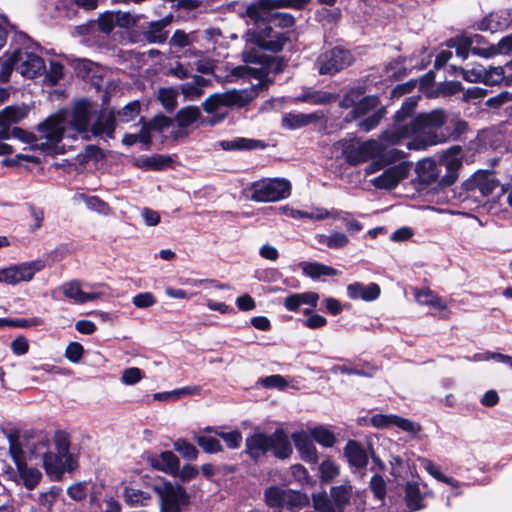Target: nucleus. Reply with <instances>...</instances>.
Here are the masks:
<instances>
[{
    "instance_id": "obj_1",
    "label": "nucleus",
    "mask_w": 512,
    "mask_h": 512,
    "mask_svg": "<svg viewBox=\"0 0 512 512\" xmlns=\"http://www.w3.org/2000/svg\"><path fill=\"white\" fill-rule=\"evenodd\" d=\"M445 122V114L439 109L419 114L410 123L395 119V123L382 132L378 141L383 147L382 156L388 162L404 158L405 153L398 149H391L385 152L387 147L398 145L403 139H409L407 143L409 150H425L430 146L443 142L445 136L437 134V130Z\"/></svg>"
},
{
    "instance_id": "obj_2",
    "label": "nucleus",
    "mask_w": 512,
    "mask_h": 512,
    "mask_svg": "<svg viewBox=\"0 0 512 512\" xmlns=\"http://www.w3.org/2000/svg\"><path fill=\"white\" fill-rule=\"evenodd\" d=\"M67 133L68 137L75 138V133L69 134L65 128V113L58 112L48 117L38 126V134H30L19 127L12 129V137L31 144L32 149H39L47 153H57L58 144Z\"/></svg>"
},
{
    "instance_id": "obj_3",
    "label": "nucleus",
    "mask_w": 512,
    "mask_h": 512,
    "mask_svg": "<svg viewBox=\"0 0 512 512\" xmlns=\"http://www.w3.org/2000/svg\"><path fill=\"white\" fill-rule=\"evenodd\" d=\"M257 90L258 86L253 85L247 89H233L210 95L202 104L204 111L212 115L205 120L206 123L214 126L222 122L227 115V107H241L250 103L256 97Z\"/></svg>"
},
{
    "instance_id": "obj_4",
    "label": "nucleus",
    "mask_w": 512,
    "mask_h": 512,
    "mask_svg": "<svg viewBox=\"0 0 512 512\" xmlns=\"http://www.w3.org/2000/svg\"><path fill=\"white\" fill-rule=\"evenodd\" d=\"M0 81L7 82L13 70L21 76L32 79L45 71L44 60L36 53L26 48H19L6 53L0 59Z\"/></svg>"
},
{
    "instance_id": "obj_5",
    "label": "nucleus",
    "mask_w": 512,
    "mask_h": 512,
    "mask_svg": "<svg viewBox=\"0 0 512 512\" xmlns=\"http://www.w3.org/2000/svg\"><path fill=\"white\" fill-rule=\"evenodd\" d=\"M159 500V512H184L190 503L186 489L167 480L152 485Z\"/></svg>"
},
{
    "instance_id": "obj_6",
    "label": "nucleus",
    "mask_w": 512,
    "mask_h": 512,
    "mask_svg": "<svg viewBox=\"0 0 512 512\" xmlns=\"http://www.w3.org/2000/svg\"><path fill=\"white\" fill-rule=\"evenodd\" d=\"M140 113V103L132 101L115 114L113 111H104L92 125V133L95 136L113 138L116 121L128 123L135 120Z\"/></svg>"
},
{
    "instance_id": "obj_7",
    "label": "nucleus",
    "mask_w": 512,
    "mask_h": 512,
    "mask_svg": "<svg viewBox=\"0 0 512 512\" xmlns=\"http://www.w3.org/2000/svg\"><path fill=\"white\" fill-rule=\"evenodd\" d=\"M250 191L251 199L256 202H275L290 196L291 185L283 178L262 179L254 182Z\"/></svg>"
},
{
    "instance_id": "obj_8",
    "label": "nucleus",
    "mask_w": 512,
    "mask_h": 512,
    "mask_svg": "<svg viewBox=\"0 0 512 512\" xmlns=\"http://www.w3.org/2000/svg\"><path fill=\"white\" fill-rule=\"evenodd\" d=\"M342 149L343 155L349 164L356 165L376 156H382L383 147L377 140L356 142L343 140L337 143Z\"/></svg>"
},
{
    "instance_id": "obj_9",
    "label": "nucleus",
    "mask_w": 512,
    "mask_h": 512,
    "mask_svg": "<svg viewBox=\"0 0 512 512\" xmlns=\"http://www.w3.org/2000/svg\"><path fill=\"white\" fill-rule=\"evenodd\" d=\"M353 62V57L348 50L335 47L319 55L316 67L321 75H333Z\"/></svg>"
},
{
    "instance_id": "obj_10",
    "label": "nucleus",
    "mask_w": 512,
    "mask_h": 512,
    "mask_svg": "<svg viewBox=\"0 0 512 512\" xmlns=\"http://www.w3.org/2000/svg\"><path fill=\"white\" fill-rule=\"evenodd\" d=\"M45 267L42 260H34L0 269V283L17 285L20 282L31 281L35 274Z\"/></svg>"
},
{
    "instance_id": "obj_11",
    "label": "nucleus",
    "mask_w": 512,
    "mask_h": 512,
    "mask_svg": "<svg viewBox=\"0 0 512 512\" xmlns=\"http://www.w3.org/2000/svg\"><path fill=\"white\" fill-rule=\"evenodd\" d=\"M410 168L411 164L409 162H401L373 178L371 183L378 189H393L400 181L407 178Z\"/></svg>"
},
{
    "instance_id": "obj_12",
    "label": "nucleus",
    "mask_w": 512,
    "mask_h": 512,
    "mask_svg": "<svg viewBox=\"0 0 512 512\" xmlns=\"http://www.w3.org/2000/svg\"><path fill=\"white\" fill-rule=\"evenodd\" d=\"M370 423L373 427L380 429L396 426L402 431L407 432L411 435H417L422 430V427L419 423L413 422L409 419L394 414L373 415L370 419Z\"/></svg>"
},
{
    "instance_id": "obj_13",
    "label": "nucleus",
    "mask_w": 512,
    "mask_h": 512,
    "mask_svg": "<svg viewBox=\"0 0 512 512\" xmlns=\"http://www.w3.org/2000/svg\"><path fill=\"white\" fill-rule=\"evenodd\" d=\"M91 117V104L87 100L77 102L72 110L70 125L71 130L75 133L82 135L83 138H88L89 122Z\"/></svg>"
},
{
    "instance_id": "obj_14",
    "label": "nucleus",
    "mask_w": 512,
    "mask_h": 512,
    "mask_svg": "<svg viewBox=\"0 0 512 512\" xmlns=\"http://www.w3.org/2000/svg\"><path fill=\"white\" fill-rule=\"evenodd\" d=\"M296 449L299 451L301 458L310 463H315L318 460L317 450L313 444V438L310 431H296L291 435Z\"/></svg>"
},
{
    "instance_id": "obj_15",
    "label": "nucleus",
    "mask_w": 512,
    "mask_h": 512,
    "mask_svg": "<svg viewBox=\"0 0 512 512\" xmlns=\"http://www.w3.org/2000/svg\"><path fill=\"white\" fill-rule=\"evenodd\" d=\"M39 445L42 448L43 465L49 475L60 476L66 469H72L73 465L57 455L47 453L48 442L41 439Z\"/></svg>"
},
{
    "instance_id": "obj_16",
    "label": "nucleus",
    "mask_w": 512,
    "mask_h": 512,
    "mask_svg": "<svg viewBox=\"0 0 512 512\" xmlns=\"http://www.w3.org/2000/svg\"><path fill=\"white\" fill-rule=\"evenodd\" d=\"M324 118L322 112L312 113H286L282 117V126L289 130H295L316 123Z\"/></svg>"
},
{
    "instance_id": "obj_17",
    "label": "nucleus",
    "mask_w": 512,
    "mask_h": 512,
    "mask_svg": "<svg viewBox=\"0 0 512 512\" xmlns=\"http://www.w3.org/2000/svg\"><path fill=\"white\" fill-rule=\"evenodd\" d=\"M381 289L378 284L370 283L365 285L361 282H354L347 286V295L352 300L374 301L379 298Z\"/></svg>"
},
{
    "instance_id": "obj_18",
    "label": "nucleus",
    "mask_w": 512,
    "mask_h": 512,
    "mask_svg": "<svg viewBox=\"0 0 512 512\" xmlns=\"http://www.w3.org/2000/svg\"><path fill=\"white\" fill-rule=\"evenodd\" d=\"M60 289L65 297L72 300L76 304H84L101 297V293L99 292H84L82 290L81 283L77 280L62 284Z\"/></svg>"
},
{
    "instance_id": "obj_19",
    "label": "nucleus",
    "mask_w": 512,
    "mask_h": 512,
    "mask_svg": "<svg viewBox=\"0 0 512 512\" xmlns=\"http://www.w3.org/2000/svg\"><path fill=\"white\" fill-rule=\"evenodd\" d=\"M344 455L350 466L362 469L368 464V453L357 441L349 440L344 447Z\"/></svg>"
},
{
    "instance_id": "obj_20",
    "label": "nucleus",
    "mask_w": 512,
    "mask_h": 512,
    "mask_svg": "<svg viewBox=\"0 0 512 512\" xmlns=\"http://www.w3.org/2000/svg\"><path fill=\"white\" fill-rule=\"evenodd\" d=\"M270 450L275 457L280 459H286L292 454V445L284 429L277 428L270 435Z\"/></svg>"
},
{
    "instance_id": "obj_21",
    "label": "nucleus",
    "mask_w": 512,
    "mask_h": 512,
    "mask_svg": "<svg viewBox=\"0 0 512 512\" xmlns=\"http://www.w3.org/2000/svg\"><path fill=\"white\" fill-rule=\"evenodd\" d=\"M246 452L254 459L270 451V435L255 432L245 440Z\"/></svg>"
},
{
    "instance_id": "obj_22",
    "label": "nucleus",
    "mask_w": 512,
    "mask_h": 512,
    "mask_svg": "<svg viewBox=\"0 0 512 512\" xmlns=\"http://www.w3.org/2000/svg\"><path fill=\"white\" fill-rule=\"evenodd\" d=\"M511 23L510 16L507 12L498 11L492 12L484 17L478 24V28L482 31H489L491 33L503 31L508 28Z\"/></svg>"
},
{
    "instance_id": "obj_23",
    "label": "nucleus",
    "mask_w": 512,
    "mask_h": 512,
    "mask_svg": "<svg viewBox=\"0 0 512 512\" xmlns=\"http://www.w3.org/2000/svg\"><path fill=\"white\" fill-rule=\"evenodd\" d=\"M150 465L162 472L176 475L179 466L178 457L171 451H164L149 457Z\"/></svg>"
},
{
    "instance_id": "obj_24",
    "label": "nucleus",
    "mask_w": 512,
    "mask_h": 512,
    "mask_svg": "<svg viewBox=\"0 0 512 512\" xmlns=\"http://www.w3.org/2000/svg\"><path fill=\"white\" fill-rule=\"evenodd\" d=\"M16 469L17 476L15 481L22 483L28 490L34 489L42 478V473L38 469L29 466L26 462L18 463Z\"/></svg>"
},
{
    "instance_id": "obj_25",
    "label": "nucleus",
    "mask_w": 512,
    "mask_h": 512,
    "mask_svg": "<svg viewBox=\"0 0 512 512\" xmlns=\"http://www.w3.org/2000/svg\"><path fill=\"white\" fill-rule=\"evenodd\" d=\"M208 85V80L202 76L195 75L192 80L180 85V91L186 101L198 100L204 93V87Z\"/></svg>"
},
{
    "instance_id": "obj_26",
    "label": "nucleus",
    "mask_w": 512,
    "mask_h": 512,
    "mask_svg": "<svg viewBox=\"0 0 512 512\" xmlns=\"http://www.w3.org/2000/svg\"><path fill=\"white\" fill-rule=\"evenodd\" d=\"M352 485L349 481H345L341 485L333 486L330 489V497L336 512H344L345 507L350 503L352 495Z\"/></svg>"
},
{
    "instance_id": "obj_27",
    "label": "nucleus",
    "mask_w": 512,
    "mask_h": 512,
    "mask_svg": "<svg viewBox=\"0 0 512 512\" xmlns=\"http://www.w3.org/2000/svg\"><path fill=\"white\" fill-rule=\"evenodd\" d=\"M169 23V19L150 22L147 29L143 33L144 39L149 43H164L168 37V32L165 28L169 25Z\"/></svg>"
},
{
    "instance_id": "obj_28",
    "label": "nucleus",
    "mask_w": 512,
    "mask_h": 512,
    "mask_svg": "<svg viewBox=\"0 0 512 512\" xmlns=\"http://www.w3.org/2000/svg\"><path fill=\"white\" fill-rule=\"evenodd\" d=\"M300 267L305 276L319 279L322 276H336L339 271L331 266L319 262H301Z\"/></svg>"
},
{
    "instance_id": "obj_29",
    "label": "nucleus",
    "mask_w": 512,
    "mask_h": 512,
    "mask_svg": "<svg viewBox=\"0 0 512 512\" xmlns=\"http://www.w3.org/2000/svg\"><path fill=\"white\" fill-rule=\"evenodd\" d=\"M217 437L213 433L205 432L204 428L194 436V440L205 453L216 454L223 451V446Z\"/></svg>"
},
{
    "instance_id": "obj_30",
    "label": "nucleus",
    "mask_w": 512,
    "mask_h": 512,
    "mask_svg": "<svg viewBox=\"0 0 512 512\" xmlns=\"http://www.w3.org/2000/svg\"><path fill=\"white\" fill-rule=\"evenodd\" d=\"M424 493L420 490L418 482H407L405 487V501L411 511H417L424 507Z\"/></svg>"
},
{
    "instance_id": "obj_31",
    "label": "nucleus",
    "mask_w": 512,
    "mask_h": 512,
    "mask_svg": "<svg viewBox=\"0 0 512 512\" xmlns=\"http://www.w3.org/2000/svg\"><path fill=\"white\" fill-rule=\"evenodd\" d=\"M461 148L459 146H454L447 150L443 156L440 158V165L444 166L449 173V177L454 179L455 173L461 167L462 162L460 158Z\"/></svg>"
},
{
    "instance_id": "obj_32",
    "label": "nucleus",
    "mask_w": 512,
    "mask_h": 512,
    "mask_svg": "<svg viewBox=\"0 0 512 512\" xmlns=\"http://www.w3.org/2000/svg\"><path fill=\"white\" fill-rule=\"evenodd\" d=\"M335 99L336 96L331 93L320 90L306 89L301 95L295 98V101L305 102L311 105H323Z\"/></svg>"
},
{
    "instance_id": "obj_33",
    "label": "nucleus",
    "mask_w": 512,
    "mask_h": 512,
    "mask_svg": "<svg viewBox=\"0 0 512 512\" xmlns=\"http://www.w3.org/2000/svg\"><path fill=\"white\" fill-rule=\"evenodd\" d=\"M221 147L224 150H254L263 149L265 144L261 140H254L249 138H235L233 140L221 141Z\"/></svg>"
},
{
    "instance_id": "obj_34",
    "label": "nucleus",
    "mask_w": 512,
    "mask_h": 512,
    "mask_svg": "<svg viewBox=\"0 0 512 512\" xmlns=\"http://www.w3.org/2000/svg\"><path fill=\"white\" fill-rule=\"evenodd\" d=\"M308 504L309 498L306 494L291 489H286L283 508H287L288 510L295 512L304 508Z\"/></svg>"
},
{
    "instance_id": "obj_35",
    "label": "nucleus",
    "mask_w": 512,
    "mask_h": 512,
    "mask_svg": "<svg viewBox=\"0 0 512 512\" xmlns=\"http://www.w3.org/2000/svg\"><path fill=\"white\" fill-rule=\"evenodd\" d=\"M151 494L135 487H126L124 500L130 506H147L151 502Z\"/></svg>"
},
{
    "instance_id": "obj_36",
    "label": "nucleus",
    "mask_w": 512,
    "mask_h": 512,
    "mask_svg": "<svg viewBox=\"0 0 512 512\" xmlns=\"http://www.w3.org/2000/svg\"><path fill=\"white\" fill-rule=\"evenodd\" d=\"M316 240L319 244H323L331 249L344 248L348 243V237L341 232L334 231L330 234H318Z\"/></svg>"
},
{
    "instance_id": "obj_37",
    "label": "nucleus",
    "mask_w": 512,
    "mask_h": 512,
    "mask_svg": "<svg viewBox=\"0 0 512 512\" xmlns=\"http://www.w3.org/2000/svg\"><path fill=\"white\" fill-rule=\"evenodd\" d=\"M205 432L213 433L214 435L223 439L227 447L230 449H238L242 443V434L239 430H232L229 432L221 431L219 428L206 427Z\"/></svg>"
},
{
    "instance_id": "obj_38",
    "label": "nucleus",
    "mask_w": 512,
    "mask_h": 512,
    "mask_svg": "<svg viewBox=\"0 0 512 512\" xmlns=\"http://www.w3.org/2000/svg\"><path fill=\"white\" fill-rule=\"evenodd\" d=\"M511 50H512V34L504 37L497 44V46L492 45L487 48H474L473 54L487 58V57H490V56L498 54V53H508Z\"/></svg>"
},
{
    "instance_id": "obj_39",
    "label": "nucleus",
    "mask_w": 512,
    "mask_h": 512,
    "mask_svg": "<svg viewBox=\"0 0 512 512\" xmlns=\"http://www.w3.org/2000/svg\"><path fill=\"white\" fill-rule=\"evenodd\" d=\"M201 118V111L196 106H186L178 111L176 121L178 126L186 128Z\"/></svg>"
},
{
    "instance_id": "obj_40",
    "label": "nucleus",
    "mask_w": 512,
    "mask_h": 512,
    "mask_svg": "<svg viewBox=\"0 0 512 512\" xmlns=\"http://www.w3.org/2000/svg\"><path fill=\"white\" fill-rule=\"evenodd\" d=\"M27 115L26 107L9 106L0 112V123L2 125H9L17 123L25 118Z\"/></svg>"
},
{
    "instance_id": "obj_41",
    "label": "nucleus",
    "mask_w": 512,
    "mask_h": 512,
    "mask_svg": "<svg viewBox=\"0 0 512 512\" xmlns=\"http://www.w3.org/2000/svg\"><path fill=\"white\" fill-rule=\"evenodd\" d=\"M479 38L478 35H475L474 37H460L450 40V47H454L456 50L457 56H459L462 59H466L469 55V51L471 50L473 52V49L475 47H472L473 43L477 41Z\"/></svg>"
},
{
    "instance_id": "obj_42",
    "label": "nucleus",
    "mask_w": 512,
    "mask_h": 512,
    "mask_svg": "<svg viewBox=\"0 0 512 512\" xmlns=\"http://www.w3.org/2000/svg\"><path fill=\"white\" fill-rule=\"evenodd\" d=\"M270 11H272L270 4L266 3V0H256L247 5L245 15L253 21H259L263 20Z\"/></svg>"
},
{
    "instance_id": "obj_43",
    "label": "nucleus",
    "mask_w": 512,
    "mask_h": 512,
    "mask_svg": "<svg viewBox=\"0 0 512 512\" xmlns=\"http://www.w3.org/2000/svg\"><path fill=\"white\" fill-rule=\"evenodd\" d=\"M286 489L270 486L265 490V502L269 507L283 508Z\"/></svg>"
},
{
    "instance_id": "obj_44",
    "label": "nucleus",
    "mask_w": 512,
    "mask_h": 512,
    "mask_svg": "<svg viewBox=\"0 0 512 512\" xmlns=\"http://www.w3.org/2000/svg\"><path fill=\"white\" fill-rule=\"evenodd\" d=\"M313 440L324 447H332L336 438L334 434L325 427L319 426L309 430Z\"/></svg>"
},
{
    "instance_id": "obj_45",
    "label": "nucleus",
    "mask_w": 512,
    "mask_h": 512,
    "mask_svg": "<svg viewBox=\"0 0 512 512\" xmlns=\"http://www.w3.org/2000/svg\"><path fill=\"white\" fill-rule=\"evenodd\" d=\"M177 95L178 90L173 87L161 88L158 91V99L163 107L168 111H172L176 108Z\"/></svg>"
},
{
    "instance_id": "obj_46",
    "label": "nucleus",
    "mask_w": 512,
    "mask_h": 512,
    "mask_svg": "<svg viewBox=\"0 0 512 512\" xmlns=\"http://www.w3.org/2000/svg\"><path fill=\"white\" fill-rule=\"evenodd\" d=\"M421 466L435 479L438 481H441L443 483H446L448 485H451L453 487L457 486V483L454 479L447 477L441 473L439 468L429 459L422 458L420 459Z\"/></svg>"
},
{
    "instance_id": "obj_47",
    "label": "nucleus",
    "mask_w": 512,
    "mask_h": 512,
    "mask_svg": "<svg viewBox=\"0 0 512 512\" xmlns=\"http://www.w3.org/2000/svg\"><path fill=\"white\" fill-rule=\"evenodd\" d=\"M175 451L182 455L187 460H196L198 457V450L194 445L183 439H178L173 443Z\"/></svg>"
},
{
    "instance_id": "obj_48",
    "label": "nucleus",
    "mask_w": 512,
    "mask_h": 512,
    "mask_svg": "<svg viewBox=\"0 0 512 512\" xmlns=\"http://www.w3.org/2000/svg\"><path fill=\"white\" fill-rule=\"evenodd\" d=\"M313 506L320 512H336L332 498L325 492L313 494Z\"/></svg>"
},
{
    "instance_id": "obj_49",
    "label": "nucleus",
    "mask_w": 512,
    "mask_h": 512,
    "mask_svg": "<svg viewBox=\"0 0 512 512\" xmlns=\"http://www.w3.org/2000/svg\"><path fill=\"white\" fill-rule=\"evenodd\" d=\"M286 41L287 37L284 34L274 33L273 30L269 28V35L267 36V39H263L262 46L277 52L282 49Z\"/></svg>"
},
{
    "instance_id": "obj_50",
    "label": "nucleus",
    "mask_w": 512,
    "mask_h": 512,
    "mask_svg": "<svg viewBox=\"0 0 512 512\" xmlns=\"http://www.w3.org/2000/svg\"><path fill=\"white\" fill-rule=\"evenodd\" d=\"M85 205L88 209L96 211L103 215H108L111 211L109 205L97 196L82 195Z\"/></svg>"
},
{
    "instance_id": "obj_51",
    "label": "nucleus",
    "mask_w": 512,
    "mask_h": 512,
    "mask_svg": "<svg viewBox=\"0 0 512 512\" xmlns=\"http://www.w3.org/2000/svg\"><path fill=\"white\" fill-rule=\"evenodd\" d=\"M378 103H379L378 98L375 97V96L364 97L353 108V112L355 114V117L357 118V117L364 116L370 110L376 108Z\"/></svg>"
},
{
    "instance_id": "obj_52",
    "label": "nucleus",
    "mask_w": 512,
    "mask_h": 512,
    "mask_svg": "<svg viewBox=\"0 0 512 512\" xmlns=\"http://www.w3.org/2000/svg\"><path fill=\"white\" fill-rule=\"evenodd\" d=\"M321 479L324 482H330L340 473L339 466L332 460H325L320 465Z\"/></svg>"
},
{
    "instance_id": "obj_53",
    "label": "nucleus",
    "mask_w": 512,
    "mask_h": 512,
    "mask_svg": "<svg viewBox=\"0 0 512 512\" xmlns=\"http://www.w3.org/2000/svg\"><path fill=\"white\" fill-rule=\"evenodd\" d=\"M310 0H266L270 4L271 10L278 8H292L300 10L304 8Z\"/></svg>"
},
{
    "instance_id": "obj_54",
    "label": "nucleus",
    "mask_w": 512,
    "mask_h": 512,
    "mask_svg": "<svg viewBox=\"0 0 512 512\" xmlns=\"http://www.w3.org/2000/svg\"><path fill=\"white\" fill-rule=\"evenodd\" d=\"M157 300L153 293L142 292L132 297V303L135 307L146 309L154 306Z\"/></svg>"
},
{
    "instance_id": "obj_55",
    "label": "nucleus",
    "mask_w": 512,
    "mask_h": 512,
    "mask_svg": "<svg viewBox=\"0 0 512 512\" xmlns=\"http://www.w3.org/2000/svg\"><path fill=\"white\" fill-rule=\"evenodd\" d=\"M341 212L337 209L327 210L326 208H315L311 212H306V218L311 220H324L327 218H339Z\"/></svg>"
},
{
    "instance_id": "obj_56",
    "label": "nucleus",
    "mask_w": 512,
    "mask_h": 512,
    "mask_svg": "<svg viewBox=\"0 0 512 512\" xmlns=\"http://www.w3.org/2000/svg\"><path fill=\"white\" fill-rule=\"evenodd\" d=\"M497 185L498 182L492 175H484L477 180V187L484 196L490 195Z\"/></svg>"
},
{
    "instance_id": "obj_57",
    "label": "nucleus",
    "mask_w": 512,
    "mask_h": 512,
    "mask_svg": "<svg viewBox=\"0 0 512 512\" xmlns=\"http://www.w3.org/2000/svg\"><path fill=\"white\" fill-rule=\"evenodd\" d=\"M504 80V70L502 67H492L489 70L484 69L483 81L488 85H497Z\"/></svg>"
},
{
    "instance_id": "obj_58",
    "label": "nucleus",
    "mask_w": 512,
    "mask_h": 512,
    "mask_svg": "<svg viewBox=\"0 0 512 512\" xmlns=\"http://www.w3.org/2000/svg\"><path fill=\"white\" fill-rule=\"evenodd\" d=\"M55 442L58 456L64 459L65 461L73 464L72 457L69 454V442L67 437L64 434H59L56 436Z\"/></svg>"
},
{
    "instance_id": "obj_59",
    "label": "nucleus",
    "mask_w": 512,
    "mask_h": 512,
    "mask_svg": "<svg viewBox=\"0 0 512 512\" xmlns=\"http://www.w3.org/2000/svg\"><path fill=\"white\" fill-rule=\"evenodd\" d=\"M232 75L243 78H256L261 81L264 73L261 69H255L248 66H238L232 70Z\"/></svg>"
},
{
    "instance_id": "obj_60",
    "label": "nucleus",
    "mask_w": 512,
    "mask_h": 512,
    "mask_svg": "<svg viewBox=\"0 0 512 512\" xmlns=\"http://www.w3.org/2000/svg\"><path fill=\"white\" fill-rule=\"evenodd\" d=\"M60 489L52 488L50 491L42 493L39 496L40 505L46 509V511H51L55 502L59 497Z\"/></svg>"
},
{
    "instance_id": "obj_61",
    "label": "nucleus",
    "mask_w": 512,
    "mask_h": 512,
    "mask_svg": "<svg viewBox=\"0 0 512 512\" xmlns=\"http://www.w3.org/2000/svg\"><path fill=\"white\" fill-rule=\"evenodd\" d=\"M143 378V372L137 367H130L124 370L121 382L125 385H135Z\"/></svg>"
},
{
    "instance_id": "obj_62",
    "label": "nucleus",
    "mask_w": 512,
    "mask_h": 512,
    "mask_svg": "<svg viewBox=\"0 0 512 512\" xmlns=\"http://www.w3.org/2000/svg\"><path fill=\"white\" fill-rule=\"evenodd\" d=\"M84 353L83 346L78 342H70L65 350V357L72 363H78Z\"/></svg>"
},
{
    "instance_id": "obj_63",
    "label": "nucleus",
    "mask_w": 512,
    "mask_h": 512,
    "mask_svg": "<svg viewBox=\"0 0 512 512\" xmlns=\"http://www.w3.org/2000/svg\"><path fill=\"white\" fill-rule=\"evenodd\" d=\"M260 383L265 388H279L280 390H284L288 385L286 379L281 375L267 376L260 379Z\"/></svg>"
},
{
    "instance_id": "obj_64",
    "label": "nucleus",
    "mask_w": 512,
    "mask_h": 512,
    "mask_svg": "<svg viewBox=\"0 0 512 512\" xmlns=\"http://www.w3.org/2000/svg\"><path fill=\"white\" fill-rule=\"evenodd\" d=\"M271 21L275 26L281 28H290L295 23V19L291 14L281 12H275L271 14Z\"/></svg>"
}]
</instances>
